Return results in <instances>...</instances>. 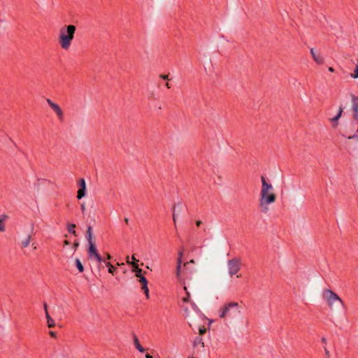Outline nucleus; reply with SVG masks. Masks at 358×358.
Segmentation results:
<instances>
[{"label": "nucleus", "mask_w": 358, "mask_h": 358, "mask_svg": "<svg viewBox=\"0 0 358 358\" xmlns=\"http://www.w3.org/2000/svg\"><path fill=\"white\" fill-rule=\"evenodd\" d=\"M75 264L80 273H83L84 271V266L79 259L76 258L75 259Z\"/></svg>", "instance_id": "18"}, {"label": "nucleus", "mask_w": 358, "mask_h": 358, "mask_svg": "<svg viewBox=\"0 0 358 358\" xmlns=\"http://www.w3.org/2000/svg\"><path fill=\"white\" fill-rule=\"evenodd\" d=\"M180 206H181V207L182 206V203L181 202H178L177 204H174L173 208H172L173 220V222H174L175 228L177 227L176 210V208L177 207H180Z\"/></svg>", "instance_id": "15"}, {"label": "nucleus", "mask_w": 358, "mask_h": 358, "mask_svg": "<svg viewBox=\"0 0 358 358\" xmlns=\"http://www.w3.org/2000/svg\"><path fill=\"white\" fill-rule=\"evenodd\" d=\"M44 309H45V311L46 312V310L47 309V303H44Z\"/></svg>", "instance_id": "44"}, {"label": "nucleus", "mask_w": 358, "mask_h": 358, "mask_svg": "<svg viewBox=\"0 0 358 358\" xmlns=\"http://www.w3.org/2000/svg\"><path fill=\"white\" fill-rule=\"evenodd\" d=\"M9 140L13 143V140L11 139V138H9Z\"/></svg>", "instance_id": "45"}, {"label": "nucleus", "mask_w": 358, "mask_h": 358, "mask_svg": "<svg viewBox=\"0 0 358 358\" xmlns=\"http://www.w3.org/2000/svg\"><path fill=\"white\" fill-rule=\"evenodd\" d=\"M7 218H8V216L5 215H3L0 217V231H5L4 221Z\"/></svg>", "instance_id": "19"}, {"label": "nucleus", "mask_w": 358, "mask_h": 358, "mask_svg": "<svg viewBox=\"0 0 358 358\" xmlns=\"http://www.w3.org/2000/svg\"><path fill=\"white\" fill-rule=\"evenodd\" d=\"M31 239V236L29 235L25 240L22 241V243H21L22 248H25L28 247L30 243Z\"/></svg>", "instance_id": "21"}, {"label": "nucleus", "mask_w": 358, "mask_h": 358, "mask_svg": "<svg viewBox=\"0 0 358 358\" xmlns=\"http://www.w3.org/2000/svg\"><path fill=\"white\" fill-rule=\"evenodd\" d=\"M131 259H132V260H133V262H136V263L138 264V260H137V259L135 258L134 255H133V256L131 257Z\"/></svg>", "instance_id": "36"}, {"label": "nucleus", "mask_w": 358, "mask_h": 358, "mask_svg": "<svg viewBox=\"0 0 358 358\" xmlns=\"http://www.w3.org/2000/svg\"><path fill=\"white\" fill-rule=\"evenodd\" d=\"M322 342L326 343H327L326 338L323 337L322 338Z\"/></svg>", "instance_id": "43"}, {"label": "nucleus", "mask_w": 358, "mask_h": 358, "mask_svg": "<svg viewBox=\"0 0 358 358\" xmlns=\"http://www.w3.org/2000/svg\"><path fill=\"white\" fill-rule=\"evenodd\" d=\"M358 138V136L357 134H354L348 137L349 139Z\"/></svg>", "instance_id": "34"}, {"label": "nucleus", "mask_w": 358, "mask_h": 358, "mask_svg": "<svg viewBox=\"0 0 358 358\" xmlns=\"http://www.w3.org/2000/svg\"><path fill=\"white\" fill-rule=\"evenodd\" d=\"M192 306L194 309L199 310L197 306L194 302H192Z\"/></svg>", "instance_id": "33"}, {"label": "nucleus", "mask_w": 358, "mask_h": 358, "mask_svg": "<svg viewBox=\"0 0 358 358\" xmlns=\"http://www.w3.org/2000/svg\"><path fill=\"white\" fill-rule=\"evenodd\" d=\"M202 222L201 220H197L196 222V224L197 227H199L201 224Z\"/></svg>", "instance_id": "37"}, {"label": "nucleus", "mask_w": 358, "mask_h": 358, "mask_svg": "<svg viewBox=\"0 0 358 358\" xmlns=\"http://www.w3.org/2000/svg\"><path fill=\"white\" fill-rule=\"evenodd\" d=\"M310 54L313 57V60L317 64H322L324 63V58L320 54H317V52L315 51L314 48L310 49Z\"/></svg>", "instance_id": "12"}, {"label": "nucleus", "mask_w": 358, "mask_h": 358, "mask_svg": "<svg viewBox=\"0 0 358 358\" xmlns=\"http://www.w3.org/2000/svg\"><path fill=\"white\" fill-rule=\"evenodd\" d=\"M329 71L330 72H334V69L333 67H329Z\"/></svg>", "instance_id": "40"}, {"label": "nucleus", "mask_w": 358, "mask_h": 358, "mask_svg": "<svg viewBox=\"0 0 358 358\" xmlns=\"http://www.w3.org/2000/svg\"><path fill=\"white\" fill-rule=\"evenodd\" d=\"M101 263H103L105 264V266L108 268L109 267V264H111L110 262H106L105 259H104V262H101Z\"/></svg>", "instance_id": "31"}, {"label": "nucleus", "mask_w": 358, "mask_h": 358, "mask_svg": "<svg viewBox=\"0 0 358 358\" xmlns=\"http://www.w3.org/2000/svg\"><path fill=\"white\" fill-rule=\"evenodd\" d=\"M134 343L136 347V348L140 352H143L145 351V349L140 344V342L138 341V337L134 334Z\"/></svg>", "instance_id": "14"}, {"label": "nucleus", "mask_w": 358, "mask_h": 358, "mask_svg": "<svg viewBox=\"0 0 358 358\" xmlns=\"http://www.w3.org/2000/svg\"><path fill=\"white\" fill-rule=\"evenodd\" d=\"M184 290L185 291V293H186V296L185 297H183L182 299V301L184 302V303H187L189 301V299H190V294L189 292L187 291V289L185 286H184Z\"/></svg>", "instance_id": "22"}, {"label": "nucleus", "mask_w": 358, "mask_h": 358, "mask_svg": "<svg viewBox=\"0 0 358 358\" xmlns=\"http://www.w3.org/2000/svg\"><path fill=\"white\" fill-rule=\"evenodd\" d=\"M45 317H46V319H47V324H48V327L49 328H53V327H55V321H54V320L50 317V315H49L48 310H46V315H45Z\"/></svg>", "instance_id": "16"}, {"label": "nucleus", "mask_w": 358, "mask_h": 358, "mask_svg": "<svg viewBox=\"0 0 358 358\" xmlns=\"http://www.w3.org/2000/svg\"><path fill=\"white\" fill-rule=\"evenodd\" d=\"M199 345H201V346L204 347V343L203 341V338L201 336H196L193 341V346L195 348Z\"/></svg>", "instance_id": "17"}, {"label": "nucleus", "mask_w": 358, "mask_h": 358, "mask_svg": "<svg viewBox=\"0 0 358 358\" xmlns=\"http://www.w3.org/2000/svg\"><path fill=\"white\" fill-rule=\"evenodd\" d=\"M139 278V282L142 285V289L143 290L146 299H148L150 298L149 289L148 287V281L144 275H141Z\"/></svg>", "instance_id": "10"}, {"label": "nucleus", "mask_w": 358, "mask_h": 358, "mask_svg": "<svg viewBox=\"0 0 358 358\" xmlns=\"http://www.w3.org/2000/svg\"><path fill=\"white\" fill-rule=\"evenodd\" d=\"M160 78H162L163 80H169V75H160Z\"/></svg>", "instance_id": "28"}, {"label": "nucleus", "mask_w": 358, "mask_h": 358, "mask_svg": "<svg viewBox=\"0 0 358 358\" xmlns=\"http://www.w3.org/2000/svg\"><path fill=\"white\" fill-rule=\"evenodd\" d=\"M166 87L167 88H169H169H171V85H170V84H169V83H166Z\"/></svg>", "instance_id": "42"}, {"label": "nucleus", "mask_w": 358, "mask_h": 358, "mask_svg": "<svg viewBox=\"0 0 358 358\" xmlns=\"http://www.w3.org/2000/svg\"><path fill=\"white\" fill-rule=\"evenodd\" d=\"M78 246H79V243L77 241H76L73 244V248L74 250H76Z\"/></svg>", "instance_id": "27"}, {"label": "nucleus", "mask_w": 358, "mask_h": 358, "mask_svg": "<svg viewBox=\"0 0 358 358\" xmlns=\"http://www.w3.org/2000/svg\"><path fill=\"white\" fill-rule=\"evenodd\" d=\"M76 226L75 224H69L68 226H67V230L69 231V233L74 235V236H76V231L75 230Z\"/></svg>", "instance_id": "20"}, {"label": "nucleus", "mask_w": 358, "mask_h": 358, "mask_svg": "<svg viewBox=\"0 0 358 358\" xmlns=\"http://www.w3.org/2000/svg\"><path fill=\"white\" fill-rule=\"evenodd\" d=\"M182 255H183V249L178 252V262H177L178 264H181Z\"/></svg>", "instance_id": "24"}, {"label": "nucleus", "mask_w": 358, "mask_h": 358, "mask_svg": "<svg viewBox=\"0 0 358 358\" xmlns=\"http://www.w3.org/2000/svg\"><path fill=\"white\" fill-rule=\"evenodd\" d=\"M106 259H107L108 260L111 259H112L111 255H110V254H107V255H106Z\"/></svg>", "instance_id": "38"}, {"label": "nucleus", "mask_w": 358, "mask_h": 358, "mask_svg": "<svg viewBox=\"0 0 358 358\" xmlns=\"http://www.w3.org/2000/svg\"><path fill=\"white\" fill-rule=\"evenodd\" d=\"M78 190L77 192L78 199H81L86 194V182L84 178H80L78 182Z\"/></svg>", "instance_id": "8"}, {"label": "nucleus", "mask_w": 358, "mask_h": 358, "mask_svg": "<svg viewBox=\"0 0 358 358\" xmlns=\"http://www.w3.org/2000/svg\"><path fill=\"white\" fill-rule=\"evenodd\" d=\"M180 269H181V264H177V268H176V275L178 277L180 273Z\"/></svg>", "instance_id": "26"}, {"label": "nucleus", "mask_w": 358, "mask_h": 358, "mask_svg": "<svg viewBox=\"0 0 358 358\" xmlns=\"http://www.w3.org/2000/svg\"><path fill=\"white\" fill-rule=\"evenodd\" d=\"M47 103L49 105V106L55 112L59 120L62 121L64 119V113L59 106L54 103L50 99H47Z\"/></svg>", "instance_id": "7"}, {"label": "nucleus", "mask_w": 358, "mask_h": 358, "mask_svg": "<svg viewBox=\"0 0 358 358\" xmlns=\"http://www.w3.org/2000/svg\"><path fill=\"white\" fill-rule=\"evenodd\" d=\"M51 337L55 338L56 337V333L55 331H50L49 332Z\"/></svg>", "instance_id": "32"}, {"label": "nucleus", "mask_w": 358, "mask_h": 358, "mask_svg": "<svg viewBox=\"0 0 358 358\" xmlns=\"http://www.w3.org/2000/svg\"><path fill=\"white\" fill-rule=\"evenodd\" d=\"M262 187L261 190V205H268L274 203L276 199V196L274 193L268 194V191L273 189L271 184L268 183L266 178L263 176H261Z\"/></svg>", "instance_id": "2"}, {"label": "nucleus", "mask_w": 358, "mask_h": 358, "mask_svg": "<svg viewBox=\"0 0 358 358\" xmlns=\"http://www.w3.org/2000/svg\"><path fill=\"white\" fill-rule=\"evenodd\" d=\"M127 262L132 266V271L135 273V275L137 278L141 277V275H143L142 274L143 271L141 268L138 267V264L136 262H130L129 256L127 257Z\"/></svg>", "instance_id": "11"}, {"label": "nucleus", "mask_w": 358, "mask_h": 358, "mask_svg": "<svg viewBox=\"0 0 358 358\" xmlns=\"http://www.w3.org/2000/svg\"><path fill=\"white\" fill-rule=\"evenodd\" d=\"M179 208H180V210H182V207H181V206H180Z\"/></svg>", "instance_id": "46"}, {"label": "nucleus", "mask_w": 358, "mask_h": 358, "mask_svg": "<svg viewBox=\"0 0 358 358\" xmlns=\"http://www.w3.org/2000/svg\"><path fill=\"white\" fill-rule=\"evenodd\" d=\"M145 358H152V355H150V354L147 353V354L145 355Z\"/></svg>", "instance_id": "39"}, {"label": "nucleus", "mask_w": 358, "mask_h": 358, "mask_svg": "<svg viewBox=\"0 0 358 358\" xmlns=\"http://www.w3.org/2000/svg\"><path fill=\"white\" fill-rule=\"evenodd\" d=\"M76 27L73 24L64 25L59 30V43L61 48L68 50L74 38Z\"/></svg>", "instance_id": "1"}, {"label": "nucleus", "mask_w": 358, "mask_h": 358, "mask_svg": "<svg viewBox=\"0 0 358 358\" xmlns=\"http://www.w3.org/2000/svg\"><path fill=\"white\" fill-rule=\"evenodd\" d=\"M124 222H125V223H126L127 224H129V219H128L127 217H125V218H124Z\"/></svg>", "instance_id": "41"}, {"label": "nucleus", "mask_w": 358, "mask_h": 358, "mask_svg": "<svg viewBox=\"0 0 358 358\" xmlns=\"http://www.w3.org/2000/svg\"><path fill=\"white\" fill-rule=\"evenodd\" d=\"M69 244H70V242L68 240H64V246L68 245Z\"/></svg>", "instance_id": "35"}, {"label": "nucleus", "mask_w": 358, "mask_h": 358, "mask_svg": "<svg viewBox=\"0 0 358 358\" xmlns=\"http://www.w3.org/2000/svg\"><path fill=\"white\" fill-rule=\"evenodd\" d=\"M324 353H325V355H326L327 357H329L330 358L329 351L327 348H324Z\"/></svg>", "instance_id": "29"}, {"label": "nucleus", "mask_w": 358, "mask_h": 358, "mask_svg": "<svg viewBox=\"0 0 358 358\" xmlns=\"http://www.w3.org/2000/svg\"><path fill=\"white\" fill-rule=\"evenodd\" d=\"M240 259L234 258L228 261L229 273L231 276L236 274L240 271Z\"/></svg>", "instance_id": "6"}, {"label": "nucleus", "mask_w": 358, "mask_h": 358, "mask_svg": "<svg viewBox=\"0 0 358 358\" xmlns=\"http://www.w3.org/2000/svg\"><path fill=\"white\" fill-rule=\"evenodd\" d=\"M108 271L109 273H111L112 275H114L117 271V268L112 264H109V267L108 268Z\"/></svg>", "instance_id": "23"}, {"label": "nucleus", "mask_w": 358, "mask_h": 358, "mask_svg": "<svg viewBox=\"0 0 358 358\" xmlns=\"http://www.w3.org/2000/svg\"><path fill=\"white\" fill-rule=\"evenodd\" d=\"M343 111V108L342 106H340L337 115L335 117H334L333 118L330 119V121L332 124V127L334 128H336L338 126V121L340 119V117H341Z\"/></svg>", "instance_id": "13"}, {"label": "nucleus", "mask_w": 358, "mask_h": 358, "mask_svg": "<svg viewBox=\"0 0 358 358\" xmlns=\"http://www.w3.org/2000/svg\"><path fill=\"white\" fill-rule=\"evenodd\" d=\"M220 317L225 318L226 317H232L241 313L239 305L237 302H229L225 303L220 310Z\"/></svg>", "instance_id": "4"}, {"label": "nucleus", "mask_w": 358, "mask_h": 358, "mask_svg": "<svg viewBox=\"0 0 358 358\" xmlns=\"http://www.w3.org/2000/svg\"><path fill=\"white\" fill-rule=\"evenodd\" d=\"M80 208H81V210H82L83 213H85V204H84V203H82V204L80 205Z\"/></svg>", "instance_id": "30"}, {"label": "nucleus", "mask_w": 358, "mask_h": 358, "mask_svg": "<svg viewBox=\"0 0 358 358\" xmlns=\"http://www.w3.org/2000/svg\"><path fill=\"white\" fill-rule=\"evenodd\" d=\"M86 238L89 243V248L87 249L88 257L90 259L94 258L101 264V262H104V259L99 253L95 242L92 240V227L91 226L87 227Z\"/></svg>", "instance_id": "3"}, {"label": "nucleus", "mask_w": 358, "mask_h": 358, "mask_svg": "<svg viewBox=\"0 0 358 358\" xmlns=\"http://www.w3.org/2000/svg\"><path fill=\"white\" fill-rule=\"evenodd\" d=\"M352 99V110L353 111V118L358 121V96L355 94H351Z\"/></svg>", "instance_id": "9"}, {"label": "nucleus", "mask_w": 358, "mask_h": 358, "mask_svg": "<svg viewBox=\"0 0 358 358\" xmlns=\"http://www.w3.org/2000/svg\"><path fill=\"white\" fill-rule=\"evenodd\" d=\"M324 295L330 308H332L333 304L335 302L339 303L341 306H344V302L343 300L332 290L326 289L324 291Z\"/></svg>", "instance_id": "5"}, {"label": "nucleus", "mask_w": 358, "mask_h": 358, "mask_svg": "<svg viewBox=\"0 0 358 358\" xmlns=\"http://www.w3.org/2000/svg\"><path fill=\"white\" fill-rule=\"evenodd\" d=\"M200 336L203 335L206 332V329L204 326L200 327L199 329Z\"/></svg>", "instance_id": "25"}, {"label": "nucleus", "mask_w": 358, "mask_h": 358, "mask_svg": "<svg viewBox=\"0 0 358 358\" xmlns=\"http://www.w3.org/2000/svg\"><path fill=\"white\" fill-rule=\"evenodd\" d=\"M327 358H329V357H327Z\"/></svg>", "instance_id": "47"}]
</instances>
